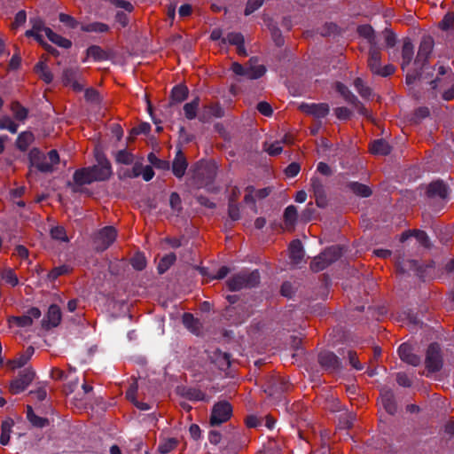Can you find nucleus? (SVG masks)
<instances>
[{
    "label": "nucleus",
    "mask_w": 454,
    "mask_h": 454,
    "mask_svg": "<svg viewBox=\"0 0 454 454\" xmlns=\"http://www.w3.org/2000/svg\"><path fill=\"white\" fill-rule=\"evenodd\" d=\"M311 188L318 207L325 205V192L323 183L317 177L311 179Z\"/></svg>",
    "instance_id": "dca6fc26"
},
{
    "label": "nucleus",
    "mask_w": 454,
    "mask_h": 454,
    "mask_svg": "<svg viewBox=\"0 0 454 454\" xmlns=\"http://www.w3.org/2000/svg\"><path fill=\"white\" fill-rule=\"evenodd\" d=\"M299 109L306 114L312 115L315 118H324L329 113V106L325 103L320 104H305L299 106Z\"/></svg>",
    "instance_id": "f8f14e48"
},
{
    "label": "nucleus",
    "mask_w": 454,
    "mask_h": 454,
    "mask_svg": "<svg viewBox=\"0 0 454 454\" xmlns=\"http://www.w3.org/2000/svg\"><path fill=\"white\" fill-rule=\"evenodd\" d=\"M176 257L174 253H170L163 256L158 264V271L161 274L167 271L169 267L176 262Z\"/></svg>",
    "instance_id": "e433bc0d"
},
{
    "label": "nucleus",
    "mask_w": 454,
    "mask_h": 454,
    "mask_svg": "<svg viewBox=\"0 0 454 454\" xmlns=\"http://www.w3.org/2000/svg\"><path fill=\"white\" fill-rule=\"evenodd\" d=\"M454 23V13L448 12L439 23V27L442 30H448Z\"/></svg>",
    "instance_id": "6e6d98bb"
},
{
    "label": "nucleus",
    "mask_w": 454,
    "mask_h": 454,
    "mask_svg": "<svg viewBox=\"0 0 454 454\" xmlns=\"http://www.w3.org/2000/svg\"><path fill=\"white\" fill-rule=\"evenodd\" d=\"M380 60V51L375 46L371 47L369 51L368 67L372 73L382 77H387L394 74L395 70V67L391 64L381 67Z\"/></svg>",
    "instance_id": "7ed1b4c3"
},
{
    "label": "nucleus",
    "mask_w": 454,
    "mask_h": 454,
    "mask_svg": "<svg viewBox=\"0 0 454 454\" xmlns=\"http://www.w3.org/2000/svg\"><path fill=\"white\" fill-rule=\"evenodd\" d=\"M425 364L427 369L432 372H437L442 368V360L440 348L437 344L433 343L428 347Z\"/></svg>",
    "instance_id": "1a4fd4ad"
},
{
    "label": "nucleus",
    "mask_w": 454,
    "mask_h": 454,
    "mask_svg": "<svg viewBox=\"0 0 454 454\" xmlns=\"http://www.w3.org/2000/svg\"><path fill=\"white\" fill-rule=\"evenodd\" d=\"M199 106V98H195L192 101L184 106V115L188 120H193L196 117Z\"/></svg>",
    "instance_id": "c9c22d12"
},
{
    "label": "nucleus",
    "mask_w": 454,
    "mask_h": 454,
    "mask_svg": "<svg viewBox=\"0 0 454 454\" xmlns=\"http://www.w3.org/2000/svg\"><path fill=\"white\" fill-rule=\"evenodd\" d=\"M410 236H415V238L417 239V240L424 247H429V241H428V237L427 235L426 234V232L422 231H409V232H403L401 236V239L400 240L402 242H403L404 240H406Z\"/></svg>",
    "instance_id": "72a5a7b5"
},
{
    "label": "nucleus",
    "mask_w": 454,
    "mask_h": 454,
    "mask_svg": "<svg viewBox=\"0 0 454 454\" xmlns=\"http://www.w3.org/2000/svg\"><path fill=\"white\" fill-rule=\"evenodd\" d=\"M87 57L101 61L107 59L108 54L99 46L92 45L87 49Z\"/></svg>",
    "instance_id": "f704fd0d"
},
{
    "label": "nucleus",
    "mask_w": 454,
    "mask_h": 454,
    "mask_svg": "<svg viewBox=\"0 0 454 454\" xmlns=\"http://www.w3.org/2000/svg\"><path fill=\"white\" fill-rule=\"evenodd\" d=\"M96 157L98 164L90 168L95 181H105L112 175L111 164L102 154L98 153Z\"/></svg>",
    "instance_id": "6e6552de"
},
{
    "label": "nucleus",
    "mask_w": 454,
    "mask_h": 454,
    "mask_svg": "<svg viewBox=\"0 0 454 454\" xmlns=\"http://www.w3.org/2000/svg\"><path fill=\"white\" fill-rule=\"evenodd\" d=\"M82 30L84 32H98L104 33L109 30L108 25L102 22H93L82 26Z\"/></svg>",
    "instance_id": "ea45409f"
},
{
    "label": "nucleus",
    "mask_w": 454,
    "mask_h": 454,
    "mask_svg": "<svg viewBox=\"0 0 454 454\" xmlns=\"http://www.w3.org/2000/svg\"><path fill=\"white\" fill-rule=\"evenodd\" d=\"M59 20L71 28H75L78 26L77 20L68 14L60 13Z\"/></svg>",
    "instance_id": "bf43d9fd"
},
{
    "label": "nucleus",
    "mask_w": 454,
    "mask_h": 454,
    "mask_svg": "<svg viewBox=\"0 0 454 454\" xmlns=\"http://www.w3.org/2000/svg\"><path fill=\"white\" fill-rule=\"evenodd\" d=\"M257 110L264 116H270L272 114L271 106L264 101L257 105Z\"/></svg>",
    "instance_id": "680f3d73"
},
{
    "label": "nucleus",
    "mask_w": 454,
    "mask_h": 454,
    "mask_svg": "<svg viewBox=\"0 0 454 454\" xmlns=\"http://www.w3.org/2000/svg\"><path fill=\"white\" fill-rule=\"evenodd\" d=\"M35 137L29 131L21 132L16 140V145L20 151H26L34 142Z\"/></svg>",
    "instance_id": "c756f323"
},
{
    "label": "nucleus",
    "mask_w": 454,
    "mask_h": 454,
    "mask_svg": "<svg viewBox=\"0 0 454 454\" xmlns=\"http://www.w3.org/2000/svg\"><path fill=\"white\" fill-rule=\"evenodd\" d=\"M290 259L294 264L301 262L304 253L301 242L298 239L293 240L289 246Z\"/></svg>",
    "instance_id": "4be33fe9"
},
{
    "label": "nucleus",
    "mask_w": 454,
    "mask_h": 454,
    "mask_svg": "<svg viewBox=\"0 0 454 454\" xmlns=\"http://www.w3.org/2000/svg\"><path fill=\"white\" fill-rule=\"evenodd\" d=\"M223 111L216 104H210L204 108V115L207 117H221Z\"/></svg>",
    "instance_id": "3c124183"
},
{
    "label": "nucleus",
    "mask_w": 454,
    "mask_h": 454,
    "mask_svg": "<svg viewBox=\"0 0 454 454\" xmlns=\"http://www.w3.org/2000/svg\"><path fill=\"white\" fill-rule=\"evenodd\" d=\"M329 265V261H327L326 258H325V256L321 254L313 259L310 263V268L314 271H320Z\"/></svg>",
    "instance_id": "49530a36"
},
{
    "label": "nucleus",
    "mask_w": 454,
    "mask_h": 454,
    "mask_svg": "<svg viewBox=\"0 0 454 454\" xmlns=\"http://www.w3.org/2000/svg\"><path fill=\"white\" fill-rule=\"evenodd\" d=\"M187 168V161L181 151H178L172 164L173 174L176 177H182Z\"/></svg>",
    "instance_id": "aec40b11"
},
{
    "label": "nucleus",
    "mask_w": 454,
    "mask_h": 454,
    "mask_svg": "<svg viewBox=\"0 0 454 454\" xmlns=\"http://www.w3.org/2000/svg\"><path fill=\"white\" fill-rule=\"evenodd\" d=\"M427 193L431 197H440L444 199L448 195V189L443 182L436 181L428 185Z\"/></svg>",
    "instance_id": "5701e85b"
},
{
    "label": "nucleus",
    "mask_w": 454,
    "mask_h": 454,
    "mask_svg": "<svg viewBox=\"0 0 454 454\" xmlns=\"http://www.w3.org/2000/svg\"><path fill=\"white\" fill-rule=\"evenodd\" d=\"M30 24L32 27L26 31L25 35L27 37L33 36L39 43L44 45L42 33L43 32L45 34V30L50 28L46 27L43 21L38 18L31 19Z\"/></svg>",
    "instance_id": "ddd939ff"
},
{
    "label": "nucleus",
    "mask_w": 454,
    "mask_h": 454,
    "mask_svg": "<svg viewBox=\"0 0 454 454\" xmlns=\"http://www.w3.org/2000/svg\"><path fill=\"white\" fill-rule=\"evenodd\" d=\"M85 98L87 101H90L91 103H98L100 101V96H99V93L92 89V88H90V89H87L86 91H85Z\"/></svg>",
    "instance_id": "052dcab7"
},
{
    "label": "nucleus",
    "mask_w": 454,
    "mask_h": 454,
    "mask_svg": "<svg viewBox=\"0 0 454 454\" xmlns=\"http://www.w3.org/2000/svg\"><path fill=\"white\" fill-rule=\"evenodd\" d=\"M370 151L373 154L387 155L390 153V146L383 139H378L371 144Z\"/></svg>",
    "instance_id": "c85d7f7f"
},
{
    "label": "nucleus",
    "mask_w": 454,
    "mask_h": 454,
    "mask_svg": "<svg viewBox=\"0 0 454 454\" xmlns=\"http://www.w3.org/2000/svg\"><path fill=\"white\" fill-rule=\"evenodd\" d=\"M322 254L329 261L330 264L337 261L342 254L341 248L339 247H331L325 249Z\"/></svg>",
    "instance_id": "37998d69"
},
{
    "label": "nucleus",
    "mask_w": 454,
    "mask_h": 454,
    "mask_svg": "<svg viewBox=\"0 0 454 454\" xmlns=\"http://www.w3.org/2000/svg\"><path fill=\"white\" fill-rule=\"evenodd\" d=\"M35 349L33 347H27L19 356L12 360L10 363L13 369L24 366L34 355Z\"/></svg>",
    "instance_id": "b1692460"
},
{
    "label": "nucleus",
    "mask_w": 454,
    "mask_h": 454,
    "mask_svg": "<svg viewBox=\"0 0 454 454\" xmlns=\"http://www.w3.org/2000/svg\"><path fill=\"white\" fill-rule=\"evenodd\" d=\"M117 231L113 226L101 229L94 237L95 248L98 251L107 249L116 239Z\"/></svg>",
    "instance_id": "423d86ee"
},
{
    "label": "nucleus",
    "mask_w": 454,
    "mask_h": 454,
    "mask_svg": "<svg viewBox=\"0 0 454 454\" xmlns=\"http://www.w3.org/2000/svg\"><path fill=\"white\" fill-rule=\"evenodd\" d=\"M131 265L137 270H142L146 266L145 257L142 254H137L131 258Z\"/></svg>",
    "instance_id": "864d4df0"
},
{
    "label": "nucleus",
    "mask_w": 454,
    "mask_h": 454,
    "mask_svg": "<svg viewBox=\"0 0 454 454\" xmlns=\"http://www.w3.org/2000/svg\"><path fill=\"white\" fill-rule=\"evenodd\" d=\"M380 403L389 414H394L396 411V404L394 400V395L390 391H385L380 394Z\"/></svg>",
    "instance_id": "393cba45"
},
{
    "label": "nucleus",
    "mask_w": 454,
    "mask_h": 454,
    "mask_svg": "<svg viewBox=\"0 0 454 454\" xmlns=\"http://www.w3.org/2000/svg\"><path fill=\"white\" fill-rule=\"evenodd\" d=\"M74 181L79 185L89 184L95 182L93 174L90 168L76 170L74 174Z\"/></svg>",
    "instance_id": "412c9836"
},
{
    "label": "nucleus",
    "mask_w": 454,
    "mask_h": 454,
    "mask_svg": "<svg viewBox=\"0 0 454 454\" xmlns=\"http://www.w3.org/2000/svg\"><path fill=\"white\" fill-rule=\"evenodd\" d=\"M0 129H6L12 134H15L18 130V124H16L11 117L3 115L0 117Z\"/></svg>",
    "instance_id": "a18cd8bd"
},
{
    "label": "nucleus",
    "mask_w": 454,
    "mask_h": 454,
    "mask_svg": "<svg viewBox=\"0 0 454 454\" xmlns=\"http://www.w3.org/2000/svg\"><path fill=\"white\" fill-rule=\"evenodd\" d=\"M14 422L12 419H7L2 422L0 442L3 445H7L10 441V434Z\"/></svg>",
    "instance_id": "2f4dec72"
},
{
    "label": "nucleus",
    "mask_w": 454,
    "mask_h": 454,
    "mask_svg": "<svg viewBox=\"0 0 454 454\" xmlns=\"http://www.w3.org/2000/svg\"><path fill=\"white\" fill-rule=\"evenodd\" d=\"M62 81L64 85L71 87L74 91H81L84 87L83 79L78 69L65 70Z\"/></svg>",
    "instance_id": "9b49d317"
},
{
    "label": "nucleus",
    "mask_w": 454,
    "mask_h": 454,
    "mask_svg": "<svg viewBox=\"0 0 454 454\" xmlns=\"http://www.w3.org/2000/svg\"><path fill=\"white\" fill-rule=\"evenodd\" d=\"M320 364L325 369L334 370L340 365L338 357L333 352H322L318 356Z\"/></svg>",
    "instance_id": "6ab92c4d"
},
{
    "label": "nucleus",
    "mask_w": 454,
    "mask_h": 454,
    "mask_svg": "<svg viewBox=\"0 0 454 454\" xmlns=\"http://www.w3.org/2000/svg\"><path fill=\"white\" fill-rule=\"evenodd\" d=\"M226 42L237 46V52L239 55H247V51L244 47V37L240 33H230L226 38H223L222 40L223 43H226Z\"/></svg>",
    "instance_id": "a211bd4d"
},
{
    "label": "nucleus",
    "mask_w": 454,
    "mask_h": 454,
    "mask_svg": "<svg viewBox=\"0 0 454 454\" xmlns=\"http://www.w3.org/2000/svg\"><path fill=\"white\" fill-rule=\"evenodd\" d=\"M45 35L48 37V39L52 42L53 43L62 47V48H69L72 45V43L70 40L64 38L63 36L54 33L51 29H46L45 30Z\"/></svg>",
    "instance_id": "7c9ffc66"
},
{
    "label": "nucleus",
    "mask_w": 454,
    "mask_h": 454,
    "mask_svg": "<svg viewBox=\"0 0 454 454\" xmlns=\"http://www.w3.org/2000/svg\"><path fill=\"white\" fill-rule=\"evenodd\" d=\"M68 271L67 266H59L52 269L49 274L48 278L51 281L57 279L59 276L66 274Z\"/></svg>",
    "instance_id": "13d9d810"
},
{
    "label": "nucleus",
    "mask_w": 454,
    "mask_h": 454,
    "mask_svg": "<svg viewBox=\"0 0 454 454\" xmlns=\"http://www.w3.org/2000/svg\"><path fill=\"white\" fill-rule=\"evenodd\" d=\"M413 45L410 40H406L403 42V49H402V69L404 70V68L410 65L413 59Z\"/></svg>",
    "instance_id": "a878e982"
},
{
    "label": "nucleus",
    "mask_w": 454,
    "mask_h": 454,
    "mask_svg": "<svg viewBox=\"0 0 454 454\" xmlns=\"http://www.w3.org/2000/svg\"><path fill=\"white\" fill-rule=\"evenodd\" d=\"M433 48L432 42L429 39L423 40L419 45L415 63L425 62Z\"/></svg>",
    "instance_id": "bb28decb"
},
{
    "label": "nucleus",
    "mask_w": 454,
    "mask_h": 454,
    "mask_svg": "<svg viewBox=\"0 0 454 454\" xmlns=\"http://www.w3.org/2000/svg\"><path fill=\"white\" fill-rule=\"evenodd\" d=\"M263 2L264 0H248L245 9V15L253 13L262 5Z\"/></svg>",
    "instance_id": "4d7b16f0"
},
{
    "label": "nucleus",
    "mask_w": 454,
    "mask_h": 454,
    "mask_svg": "<svg viewBox=\"0 0 454 454\" xmlns=\"http://www.w3.org/2000/svg\"><path fill=\"white\" fill-rule=\"evenodd\" d=\"M178 441L176 438H166L161 441L158 450L162 454H167L176 448Z\"/></svg>",
    "instance_id": "58836bf2"
},
{
    "label": "nucleus",
    "mask_w": 454,
    "mask_h": 454,
    "mask_svg": "<svg viewBox=\"0 0 454 454\" xmlns=\"http://www.w3.org/2000/svg\"><path fill=\"white\" fill-rule=\"evenodd\" d=\"M116 161L126 165L131 164L133 162V155L126 150H121L116 154Z\"/></svg>",
    "instance_id": "5fc2aeb1"
},
{
    "label": "nucleus",
    "mask_w": 454,
    "mask_h": 454,
    "mask_svg": "<svg viewBox=\"0 0 454 454\" xmlns=\"http://www.w3.org/2000/svg\"><path fill=\"white\" fill-rule=\"evenodd\" d=\"M26 20H27V14H26L25 11H20L15 16L14 21L12 23V27H18L23 25L26 22Z\"/></svg>",
    "instance_id": "338daca9"
},
{
    "label": "nucleus",
    "mask_w": 454,
    "mask_h": 454,
    "mask_svg": "<svg viewBox=\"0 0 454 454\" xmlns=\"http://www.w3.org/2000/svg\"><path fill=\"white\" fill-rule=\"evenodd\" d=\"M297 209L294 206H288L284 212V221L286 230L293 231L297 220Z\"/></svg>",
    "instance_id": "cd10ccee"
},
{
    "label": "nucleus",
    "mask_w": 454,
    "mask_h": 454,
    "mask_svg": "<svg viewBox=\"0 0 454 454\" xmlns=\"http://www.w3.org/2000/svg\"><path fill=\"white\" fill-rule=\"evenodd\" d=\"M398 354L400 358L409 364L416 366L420 362V358L412 353V348L411 345L407 343H403L399 347Z\"/></svg>",
    "instance_id": "2eb2a0df"
},
{
    "label": "nucleus",
    "mask_w": 454,
    "mask_h": 454,
    "mask_svg": "<svg viewBox=\"0 0 454 454\" xmlns=\"http://www.w3.org/2000/svg\"><path fill=\"white\" fill-rule=\"evenodd\" d=\"M27 417L34 426L38 427H43L47 425V419L36 416L34 413L31 406H27Z\"/></svg>",
    "instance_id": "de8ad7c7"
},
{
    "label": "nucleus",
    "mask_w": 454,
    "mask_h": 454,
    "mask_svg": "<svg viewBox=\"0 0 454 454\" xmlns=\"http://www.w3.org/2000/svg\"><path fill=\"white\" fill-rule=\"evenodd\" d=\"M232 415V407L226 402H218L212 409L210 424L212 426H219L228 421Z\"/></svg>",
    "instance_id": "39448f33"
},
{
    "label": "nucleus",
    "mask_w": 454,
    "mask_h": 454,
    "mask_svg": "<svg viewBox=\"0 0 454 454\" xmlns=\"http://www.w3.org/2000/svg\"><path fill=\"white\" fill-rule=\"evenodd\" d=\"M0 278L7 285L14 287L19 284V278L14 270L11 268H5L0 270Z\"/></svg>",
    "instance_id": "473e14b6"
},
{
    "label": "nucleus",
    "mask_w": 454,
    "mask_h": 454,
    "mask_svg": "<svg viewBox=\"0 0 454 454\" xmlns=\"http://www.w3.org/2000/svg\"><path fill=\"white\" fill-rule=\"evenodd\" d=\"M266 72V68L262 65L257 64V59H251L246 67V77L248 79H258Z\"/></svg>",
    "instance_id": "f3484780"
},
{
    "label": "nucleus",
    "mask_w": 454,
    "mask_h": 454,
    "mask_svg": "<svg viewBox=\"0 0 454 454\" xmlns=\"http://www.w3.org/2000/svg\"><path fill=\"white\" fill-rule=\"evenodd\" d=\"M187 95H188L187 88L183 85H178V86H176L173 88L172 93H171V98H172L173 101H175L176 103H180L187 98Z\"/></svg>",
    "instance_id": "a19ab883"
},
{
    "label": "nucleus",
    "mask_w": 454,
    "mask_h": 454,
    "mask_svg": "<svg viewBox=\"0 0 454 454\" xmlns=\"http://www.w3.org/2000/svg\"><path fill=\"white\" fill-rule=\"evenodd\" d=\"M354 86L363 98H369L372 94L371 89L366 86L361 78H356L354 82Z\"/></svg>",
    "instance_id": "8fccbe9b"
},
{
    "label": "nucleus",
    "mask_w": 454,
    "mask_h": 454,
    "mask_svg": "<svg viewBox=\"0 0 454 454\" xmlns=\"http://www.w3.org/2000/svg\"><path fill=\"white\" fill-rule=\"evenodd\" d=\"M9 324H14L19 327H27L32 325V320L26 315L20 317H11L8 319Z\"/></svg>",
    "instance_id": "09e8293b"
},
{
    "label": "nucleus",
    "mask_w": 454,
    "mask_h": 454,
    "mask_svg": "<svg viewBox=\"0 0 454 454\" xmlns=\"http://www.w3.org/2000/svg\"><path fill=\"white\" fill-rule=\"evenodd\" d=\"M61 322V310L58 305H51L46 318L43 320V325L47 328L56 327Z\"/></svg>",
    "instance_id": "4468645a"
},
{
    "label": "nucleus",
    "mask_w": 454,
    "mask_h": 454,
    "mask_svg": "<svg viewBox=\"0 0 454 454\" xmlns=\"http://www.w3.org/2000/svg\"><path fill=\"white\" fill-rule=\"evenodd\" d=\"M51 236L52 239L67 242L68 241V238L67 236L66 231L61 226L54 227L51 230Z\"/></svg>",
    "instance_id": "603ef678"
},
{
    "label": "nucleus",
    "mask_w": 454,
    "mask_h": 454,
    "mask_svg": "<svg viewBox=\"0 0 454 454\" xmlns=\"http://www.w3.org/2000/svg\"><path fill=\"white\" fill-rule=\"evenodd\" d=\"M28 158L32 167L45 173L52 172L54 166L59 161L56 150H51L45 155L39 149L33 148L28 153Z\"/></svg>",
    "instance_id": "f257e3e1"
},
{
    "label": "nucleus",
    "mask_w": 454,
    "mask_h": 454,
    "mask_svg": "<svg viewBox=\"0 0 454 454\" xmlns=\"http://www.w3.org/2000/svg\"><path fill=\"white\" fill-rule=\"evenodd\" d=\"M358 33L365 37V38H368L369 40H371L373 36V30L372 28V27L370 26H361L358 27Z\"/></svg>",
    "instance_id": "774afa93"
},
{
    "label": "nucleus",
    "mask_w": 454,
    "mask_h": 454,
    "mask_svg": "<svg viewBox=\"0 0 454 454\" xmlns=\"http://www.w3.org/2000/svg\"><path fill=\"white\" fill-rule=\"evenodd\" d=\"M35 372L31 369H25L10 384V392L17 395L24 391L33 381Z\"/></svg>",
    "instance_id": "0eeeda50"
},
{
    "label": "nucleus",
    "mask_w": 454,
    "mask_h": 454,
    "mask_svg": "<svg viewBox=\"0 0 454 454\" xmlns=\"http://www.w3.org/2000/svg\"><path fill=\"white\" fill-rule=\"evenodd\" d=\"M301 167L298 163L293 162L287 166L285 172L289 177H294L300 172Z\"/></svg>",
    "instance_id": "0e129e2a"
},
{
    "label": "nucleus",
    "mask_w": 454,
    "mask_h": 454,
    "mask_svg": "<svg viewBox=\"0 0 454 454\" xmlns=\"http://www.w3.org/2000/svg\"><path fill=\"white\" fill-rule=\"evenodd\" d=\"M169 202L173 210L179 211L181 209V199L176 192L171 193Z\"/></svg>",
    "instance_id": "e2e57ef3"
},
{
    "label": "nucleus",
    "mask_w": 454,
    "mask_h": 454,
    "mask_svg": "<svg viewBox=\"0 0 454 454\" xmlns=\"http://www.w3.org/2000/svg\"><path fill=\"white\" fill-rule=\"evenodd\" d=\"M348 186L350 190L358 196L366 198L372 194L371 189L365 184L354 182L350 183Z\"/></svg>",
    "instance_id": "4c0bfd02"
},
{
    "label": "nucleus",
    "mask_w": 454,
    "mask_h": 454,
    "mask_svg": "<svg viewBox=\"0 0 454 454\" xmlns=\"http://www.w3.org/2000/svg\"><path fill=\"white\" fill-rule=\"evenodd\" d=\"M11 111L14 118L18 121H24L27 117V110L25 107H23L19 102L12 103Z\"/></svg>",
    "instance_id": "79ce46f5"
},
{
    "label": "nucleus",
    "mask_w": 454,
    "mask_h": 454,
    "mask_svg": "<svg viewBox=\"0 0 454 454\" xmlns=\"http://www.w3.org/2000/svg\"><path fill=\"white\" fill-rule=\"evenodd\" d=\"M263 150L270 156H277L282 153L283 148L280 141H275L273 143L265 142Z\"/></svg>",
    "instance_id": "c03bdc74"
},
{
    "label": "nucleus",
    "mask_w": 454,
    "mask_h": 454,
    "mask_svg": "<svg viewBox=\"0 0 454 454\" xmlns=\"http://www.w3.org/2000/svg\"><path fill=\"white\" fill-rule=\"evenodd\" d=\"M260 281V275L257 270L252 272H240L231 277L227 285L231 291H238L242 288L255 286Z\"/></svg>",
    "instance_id": "f03ea898"
},
{
    "label": "nucleus",
    "mask_w": 454,
    "mask_h": 454,
    "mask_svg": "<svg viewBox=\"0 0 454 454\" xmlns=\"http://www.w3.org/2000/svg\"><path fill=\"white\" fill-rule=\"evenodd\" d=\"M447 84H451V86L449 90L442 93V98L444 100L450 101L454 98V75L450 71L448 72V70L443 66H439L438 76L435 80L431 82V85L433 89H435L439 85L442 87L443 85Z\"/></svg>",
    "instance_id": "20e7f679"
},
{
    "label": "nucleus",
    "mask_w": 454,
    "mask_h": 454,
    "mask_svg": "<svg viewBox=\"0 0 454 454\" xmlns=\"http://www.w3.org/2000/svg\"><path fill=\"white\" fill-rule=\"evenodd\" d=\"M335 115L340 120H347L350 117L351 112L347 107H337L334 110Z\"/></svg>",
    "instance_id": "69168bd1"
},
{
    "label": "nucleus",
    "mask_w": 454,
    "mask_h": 454,
    "mask_svg": "<svg viewBox=\"0 0 454 454\" xmlns=\"http://www.w3.org/2000/svg\"><path fill=\"white\" fill-rule=\"evenodd\" d=\"M336 90L343 97L345 101L355 106L362 115L370 117L369 111L359 102L357 98L348 90V88L341 82H336Z\"/></svg>",
    "instance_id": "9d476101"
}]
</instances>
